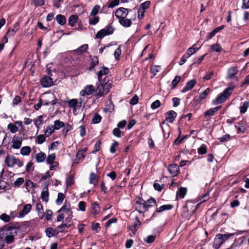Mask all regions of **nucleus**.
Returning <instances> with one entry per match:
<instances>
[{
	"label": "nucleus",
	"instance_id": "obj_49",
	"mask_svg": "<svg viewBox=\"0 0 249 249\" xmlns=\"http://www.w3.org/2000/svg\"><path fill=\"white\" fill-rule=\"evenodd\" d=\"M55 159V155L54 154H51L49 155L47 158L46 161L48 163L50 164H52L53 163H54V160Z\"/></svg>",
	"mask_w": 249,
	"mask_h": 249
},
{
	"label": "nucleus",
	"instance_id": "obj_10",
	"mask_svg": "<svg viewBox=\"0 0 249 249\" xmlns=\"http://www.w3.org/2000/svg\"><path fill=\"white\" fill-rule=\"evenodd\" d=\"M22 142V138L16 136H14L12 141L13 143L12 147L16 149H19L21 146Z\"/></svg>",
	"mask_w": 249,
	"mask_h": 249
},
{
	"label": "nucleus",
	"instance_id": "obj_16",
	"mask_svg": "<svg viewBox=\"0 0 249 249\" xmlns=\"http://www.w3.org/2000/svg\"><path fill=\"white\" fill-rule=\"evenodd\" d=\"M221 108V106H218L213 108H210L204 112V115L205 118H208L213 116L214 113L219 110Z\"/></svg>",
	"mask_w": 249,
	"mask_h": 249
},
{
	"label": "nucleus",
	"instance_id": "obj_20",
	"mask_svg": "<svg viewBox=\"0 0 249 249\" xmlns=\"http://www.w3.org/2000/svg\"><path fill=\"white\" fill-rule=\"evenodd\" d=\"M238 72V70L237 67H233L230 68L228 70V74L227 78L228 79L233 77L235 74Z\"/></svg>",
	"mask_w": 249,
	"mask_h": 249
},
{
	"label": "nucleus",
	"instance_id": "obj_15",
	"mask_svg": "<svg viewBox=\"0 0 249 249\" xmlns=\"http://www.w3.org/2000/svg\"><path fill=\"white\" fill-rule=\"evenodd\" d=\"M64 212L68 215H71L72 211L71 210V205L69 203L65 202L62 207L58 211V213Z\"/></svg>",
	"mask_w": 249,
	"mask_h": 249
},
{
	"label": "nucleus",
	"instance_id": "obj_12",
	"mask_svg": "<svg viewBox=\"0 0 249 249\" xmlns=\"http://www.w3.org/2000/svg\"><path fill=\"white\" fill-rule=\"evenodd\" d=\"M19 23L18 22H16L15 23L13 26V28L9 29L7 33L6 36L9 37L14 36L16 34V32L19 29Z\"/></svg>",
	"mask_w": 249,
	"mask_h": 249
},
{
	"label": "nucleus",
	"instance_id": "obj_31",
	"mask_svg": "<svg viewBox=\"0 0 249 249\" xmlns=\"http://www.w3.org/2000/svg\"><path fill=\"white\" fill-rule=\"evenodd\" d=\"M55 18L57 22L61 25H64L66 22L65 16L61 14L57 15Z\"/></svg>",
	"mask_w": 249,
	"mask_h": 249
},
{
	"label": "nucleus",
	"instance_id": "obj_61",
	"mask_svg": "<svg viewBox=\"0 0 249 249\" xmlns=\"http://www.w3.org/2000/svg\"><path fill=\"white\" fill-rule=\"evenodd\" d=\"M86 203L83 201H80L78 204V208L79 210L82 212L86 210Z\"/></svg>",
	"mask_w": 249,
	"mask_h": 249
},
{
	"label": "nucleus",
	"instance_id": "obj_35",
	"mask_svg": "<svg viewBox=\"0 0 249 249\" xmlns=\"http://www.w3.org/2000/svg\"><path fill=\"white\" fill-rule=\"evenodd\" d=\"M31 152V149L29 146H24L21 148L20 154L24 156L29 155Z\"/></svg>",
	"mask_w": 249,
	"mask_h": 249
},
{
	"label": "nucleus",
	"instance_id": "obj_5",
	"mask_svg": "<svg viewBox=\"0 0 249 249\" xmlns=\"http://www.w3.org/2000/svg\"><path fill=\"white\" fill-rule=\"evenodd\" d=\"M5 163L8 167H12L17 165L19 167L23 166V164L19 159L13 156L8 155L5 159Z\"/></svg>",
	"mask_w": 249,
	"mask_h": 249
},
{
	"label": "nucleus",
	"instance_id": "obj_53",
	"mask_svg": "<svg viewBox=\"0 0 249 249\" xmlns=\"http://www.w3.org/2000/svg\"><path fill=\"white\" fill-rule=\"evenodd\" d=\"M150 5V1L149 0L146 1L142 3L140 6V8L142 10H146L149 7Z\"/></svg>",
	"mask_w": 249,
	"mask_h": 249
},
{
	"label": "nucleus",
	"instance_id": "obj_26",
	"mask_svg": "<svg viewBox=\"0 0 249 249\" xmlns=\"http://www.w3.org/2000/svg\"><path fill=\"white\" fill-rule=\"evenodd\" d=\"M196 44H194L192 47H190L187 51V58H189L191 55L195 53L200 48L196 47Z\"/></svg>",
	"mask_w": 249,
	"mask_h": 249
},
{
	"label": "nucleus",
	"instance_id": "obj_39",
	"mask_svg": "<svg viewBox=\"0 0 249 249\" xmlns=\"http://www.w3.org/2000/svg\"><path fill=\"white\" fill-rule=\"evenodd\" d=\"M46 141V137L44 135L40 134L36 138V142L38 144H41Z\"/></svg>",
	"mask_w": 249,
	"mask_h": 249
},
{
	"label": "nucleus",
	"instance_id": "obj_58",
	"mask_svg": "<svg viewBox=\"0 0 249 249\" xmlns=\"http://www.w3.org/2000/svg\"><path fill=\"white\" fill-rule=\"evenodd\" d=\"M54 130L52 127H47V129L45 131V135L46 137H49L53 132Z\"/></svg>",
	"mask_w": 249,
	"mask_h": 249
},
{
	"label": "nucleus",
	"instance_id": "obj_48",
	"mask_svg": "<svg viewBox=\"0 0 249 249\" xmlns=\"http://www.w3.org/2000/svg\"><path fill=\"white\" fill-rule=\"evenodd\" d=\"M198 153L199 155H203L207 153V146L205 144H202L197 150Z\"/></svg>",
	"mask_w": 249,
	"mask_h": 249
},
{
	"label": "nucleus",
	"instance_id": "obj_45",
	"mask_svg": "<svg viewBox=\"0 0 249 249\" xmlns=\"http://www.w3.org/2000/svg\"><path fill=\"white\" fill-rule=\"evenodd\" d=\"M100 9V6L96 5L92 8V10L90 12V15L93 17L95 16L99 13Z\"/></svg>",
	"mask_w": 249,
	"mask_h": 249
},
{
	"label": "nucleus",
	"instance_id": "obj_64",
	"mask_svg": "<svg viewBox=\"0 0 249 249\" xmlns=\"http://www.w3.org/2000/svg\"><path fill=\"white\" fill-rule=\"evenodd\" d=\"M24 179L22 178H18L14 182V185L15 186H19L24 182Z\"/></svg>",
	"mask_w": 249,
	"mask_h": 249
},
{
	"label": "nucleus",
	"instance_id": "obj_56",
	"mask_svg": "<svg viewBox=\"0 0 249 249\" xmlns=\"http://www.w3.org/2000/svg\"><path fill=\"white\" fill-rule=\"evenodd\" d=\"M160 106V102L159 100H157L153 102L151 105V108L152 109H155Z\"/></svg>",
	"mask_w": 249,
	"mask_h": 249
},
{
	"label": "nucleus",
	"instance_id": "obj_37",
	"mask_svg": "<svg viewBox=\"0 0 249 249\" xmlns=\"http://www.w3.org/2000/svg\"><path fill=\"white\" fill-rule=\"evenodd\" d=\"M36 158L37 162H41L45 160L46 158V155L44 153L41 152L36 155Z\"/></svg>",
	"mask_w": 249,
	"mask_h": 249
},
{
	"label": "nucleus",
	"instance_id": "obj_44",
	"mask_svg": "<svg viewBox=\"0 0 249 249\" xmlns=\"http://www.w3.org/2000/svg\"><path fill=\"white\" fill-rule=\"evenodd\" d=\"M7 128L12 133H15L18 130V127L16 125L11 123L8 125Z\"/></svg>",
	"mask_w": 249,
	"mask_h": 249
},
{
	"label": "nucleus",
	"instance_id": "obj_24",
	"mask_svg": "<svg viewBox=\"0 0 249 249\" xmlns=\"http://www.w3.org/2000/svg\"><path fill=\"white\" fill-rule=\"evenodd\" d=\"M245 124L246 122L244 121H241L238 123V125H235V127L237 129V132L244 133L245 131Z\"/></svg>",
	"mask_w": 249,
	"mask_h": 249
},
{
	"label": "nucleus",
	"instance_id": "obj_50",
	"mask_svg": "<svg viewBox=\"0 0 249 249\" xmlns=\"http://www.w3.org/2000/svg\"><path fill=\"white\" fill-rule=\"evenodd\" d=\"M206 55V54L197 58H195L194 59V65H198L201 63L204 59V57Z\"/></svg>",
	"mask_w": 249,
	"mask_h": 249
},
{
	"label": "nucleus",
	"instance_id": "obj_55",
	"mask_svg": "<svg viewBox=\"0 0 249 249\" xmlns=\"http://www.w3.org/2000/svg\"><path fill=\"white\" fill-rule=\"evenodd\" d=\"M181 79V77L179 76H176L173 79V80L172 82V84L173 86V88H175L177 84L178 83V82L180 81Z\"/></svg>",
	"mask_w": 249,
	"mask_h": 249
},
{
	"label": "nucleus",
	"instance_id": "obj_11",
	"mask_svg": "<svg viewBox=\"0 0 249 249\" xmlns=\"http://www.w3.org/2000/svg\"><path fill=\"white\" fill-rule=\"evenodd\" d=\"M177 113L173 110L168 111L165 114L166 120L170 123H173L175 119L177 117Z\"/></svg>",
	"mask_w": 249,
	"mask_h": 249
},
{
	"label": "nucleus",
	"instance_id": "obj_14",
	"mask_svg": "<svg viewBox=\"0 0 249 249\" xmlns=\"http://www.w3.org/2000/svg\"><path fill=\"white\" fill-rule=\"evenodd\" d=\"M168 170L172 177H175L178 174L179 167L176 164H171L169 166Z\"/></svg>",
	"mask_w": 249,
	"mask_h": 249
},
{
	"label": "nucleus",
	"instance_id": "obj_28",
	"mask_svg": "<svg viewBox=\"0 0 249 249\" xmlns=\"http://www.w3.org/2000/svg\"><path fill=\"white\" fill-rule=\"evenodd\" d=\"M91 213L96 216L100 212V207L97 202H94L91 204Z\"/></svg>",
	"mask_w": 249,
	"mask_h": 249
},
{
	"label": "nucleus",
	"instance_id": "obj_25",
	"mask_svg": "<svg viewBox=\"0 0 249 249\" xmlns=\"http://www.w3.org/2000/svg\"><path fill=\"white\" fill-rule=\"evenodd\" d=\"M41 198L43 201L47 202L49 200V192L47 187H45L41 194Z\"/></svg>",
	"mask_w": 249,
	"mask_h": 249
},
{
	"label": "nucleus",
	"instance_id": "obj_46",
	"mask_svg": "<svg viewBox=\"0 0 249 249\" xmlns=\"http://www.w3.org/2000/svg\"><path fill=\"white\" fill-rule=\"evenodd\" d=\"M173 208L171 205H164L160 206L157 209V212L158 213L161 212L166 210H170Z\"/></svg>",
	"mask_w": 249,
	"mask_h": 249
},
{
	"label": "nucleus",
	"instance_id": "obj_30",
	"mask_svg": "<svg viewBox=\"0 0 249 249\" xmlns=\"http://www.w3.org/2000/svg\"><path fill=\"white\" fill-rule=\"evenodd\" d=\"M78 17L76 15H72L69 18V24L71 26H74L75 23L77 22Z\"/></svg>",
	"mask_w": 249,
	"mask_h": 249
},
{
	"label": "nucleus",
	"instance_id": "obj_43",
	"mask_svg": "<svg viewBox=\"0 0 249 249\" xmlns=\"http://www.w3.org/2000/svg\"><path fill=\"white\" fill-rule=\"evenodd\" d=\"M136 222L134 223V225L131 228V230L134 234H135L136 231H137L138 226L140 225L141 222L138 217L136 218Z\"/></svg>",
	"mask_w": 249,
	"mask_h": 249
},
{
	"label": "nucleus",
	"instance_id": "obj_17",
	"mask_svg": "<svg viewBox=\"0 0 249 249\" xmlns=\"http://www.w3.org/2000/svg\"><path fill=\"white\" fill-rule=\"evenodd\" d=\"M32 209V205L30 204H27L24 206L23 209L19 213L20 217H23L28 213H29Z\"/></svg>",
	"mask_w": 249,
	"mask_h": 249
},
{
	"label": "nucleus",
	"instance_id": "obj_27",
	"mask_svg": "<svg viewBox=\"0 0 249 249\" xmlns=\"http://www.w3.org/2000/svg\"><path fill=\"white\" fill-rule=\"evenodd\" d=\"M87 151V148H85L82 150H79L76 154V160H83L85 157V153Z\"/></svg>",
	"mask_w": 249,
	"mask_h": 249
},
{
	"label": "nucleus",
	"instance_id": "obj_59",
	"mask_svg": "<svg viewBox=\"0 0 249 249\" xmlns=\"http://www.w3.org/2000/svg\"><path fill=\"white\" fill-rule=\"evenodd\" d=\"M36 184H34L32 181L30 180H28L26 181L25 186L26 189L29 191V189L31 188H33L35 186Z\"/></svg>",
	"mask_w": 249,
	"mask_h": 249
},
{
	"label": "nucleus",
	"instance_id": "obj_9",
	"mask_svg": "<svg viewBox=\"0 0 249 249\" xmlns=\"http://www.w3.org/2000/svg\"><path fill=\"white\" fill-rule=\"evenodd\" d=\"M95 90L94 87L92 85L87 86L84 89L81 91L80 94L82 96L85 95H90L92 94Z\"/></svg>",
	"mask_w": 249,
	"mask_h": 249
},
{
	"label": "nucleus",
	"instance_id": "obj_7",
	"mask_svg": "<svg viewBox=\"0 0 249 249\" xmlns=\"http://www.w3.org/2000/svg\"><path fill=\"white\" fill-rule=\"evenodd\" d=\"M41 85L44 88H48L53 84V79L49 76H45L40 80Z\"/></svg>",
	"mask_w": 249,
	"mask_h": 249
},
{
	"label": "nucleus",
	"instance_id": "obj_32",
	"mask_svg": "<svg viewBox=\"0 0 249 249\" xmlns=\"http://www.w3.org/2000/svg\"><path fill=\"white\" fill-rule=\"evenodd\" d=\"M65 125L64 123L60 121V120H56L54 122V125L53 127L54 130H58L60 129L61 128L64 127Z\"/></svg>",
	"mask_w": 249,
	"mask_h": 249
},
{
	"label": "nucleus",
	"instance_id": "obj_29",
	"mask_svg": "<svg viewBox=\"0 0 249 249\" xmlns=\"http://www.w3.org/2000/svg\"><path fill=\"white\" fill-rule=\"evenodd\" d=\"M187 193V189L184 187H180L177 192V197L184 198Z\"/></svg>",
	"mask_w": 249,
	"mask_h": 249
},
{
	"label": "nucleus",
	"instance_id": "obj_47",
	"mask_svg": "<svg viewBox=\"0 0 249 249\" xmlns=\"http://www.w3.org/2000/svg\"><path fill=\"white\" fill-rule=\"evenodd\" d=\"M155 239H156V236L151 235H149L147 237L144 238L143 240L146 243L151 244L155 241Z\"/></svg>",
	"mask_w": 249,
	"mask_h": 249
},
{
	"label": "nucleus",
	"instance_id": "obj_38",
	"mask_svg": "<svg viewBox=\"0 0 249 249\" xmlns=\"http://www.w3.org/2000/svg\"><path fill=\"white\" fill-rule=\"evenodd\" d=\"M65 198V196L62 193H59L57 195V198L56 199V204L58 205H61Z\"/></svg>",
	"mask_w": 249,
	"mask_h": 249
},
{
	"label": "nucleus",
	"instance_id": "obj_2",
	"mask_svg": "<svg viewBox=\"0 0 249 249\" xmlns=\"http://www.w3.org/2000/svg\"><path fill=\"white\" fill-rule=\"evenodd\" d=\"M111 88V84L108 82V80H106L105 78L103 81H99L95 91L97 95L101 97L108 93Z\"/></svg>",
	"mask_w": 249,
	"mask_h": 249
},
{
	"label": "nucleus",
	"instance_id": "obj_57",
	"mask_svg": "<svg viewBox=\"0 0 249 249\" xmlns=\"http://www.w3.org/2000/svg\"><path fill=\"white\" fill-rule=\"evenodd\" d=\"M10 216L6 213H2L0 215V219L5 222H8L10 220Z\"/></svg>",
	"mask_w": 249,
	"mask_h": 249
},
{
	"label": "nucleus",
	"instance_id": "obj_52",
	"mask_svg": "<svg viewBox=\"0 0 249 249\" xmlns=\"http://www.w3.org/2000/svg\"><path fill=\"white\" fill-rule=\"evenodd\" d=\"M101 119L102 117L100 115L95 114L92 119V122L94 124H97L101 121Z\"/></svg>",
	"mask_w": 249,
	"mask_h": 249
},
{
	"label": "nucleus",
	"instance_id": "obj_60",
	"mask_svg": "<svg viewBox=\"0 0 249 249\" xmlns=\"http://www.w3.org/2000/svg\"><path fill=\"white\" fill-rule=\"evenodd\" d=\"M217 30H218V29H214L212 32L209 33L208 34V36H207L206 40L208 41V40L212 39V37L215 36V34L216 33H217Z\"/></svg>",
	"mask_w": 249,
	"mask_h": 249
},
{
	"label": "nucleus",
	"instance_id": "obj_22",
	"mask_svg": "<svg viewBox=\"0 0 249 249\" xmlns=\"http://www.w3.org/2000/svg\"><path fill=\"white\" fill-rule=\"evenodd\" d=\"M88 48V44H84L81 46L80 47L77 48V49L73 51V52L76 54L77 55H81L83 54L84 53L86 52Z\"/></svg>",
	"mask_w": 249,
	"mask_h": 249
},
{
	"label": "nucleus",
	"instance_id": "obj_42",
	"mask_svg": "<svg viewBox=\"0 0 249 249\" xmlns=\"http://www.w3.org/2000/svg\"><path fill=\"white\" fill-rule=\"evenodd\" d=\"M249 107V102L246 101L243 103V105L242 106L240 107V112L241 113H245L247 110L248 107Z\"/></svg>",
	"mask_w": 249,
	"mask_h": 249
},
{
	"label": "nucleus",
	"instance_id": "obj_21",
	"mask_svg": "<svg viewBox=\"0 0 249 249\" xmlns=\"http://www.w3.org/2000/svg\"><path fill=\"white\" fill-rule=\"evenodd\" d=\"M119 23L124 27H129L132 24V21L130 19L126 18L125 17L120 19Z\"/></svg>",
	"mask_w": 249,
	"mask_h": 249
},
{
	"label": "nucleus",
	"instance_id": "obj_41",
	"mask_svg": "<svg viewBox=\"0 0 249 249\" xmlns=\"http://www.w3.org/2000/svg\"><path fill=\"white\" fill-rule=\"evenodd\" d=\"M210 88L206 89L203 92L199 94V99L200 100L205 99L210 92Z\"/></svg>",
	"mask_w": 249,
	"mask_h": 249
},
{
	"label": "nucleus",
	"instance_id": "obj_4",
	"mask_svg": "<svg viewBox=\"0 0 249 249\" xmlns=\"http://www.w3.org/2000/svg\"><path fill=\"white\" fill-rule=\"evenodd\" d=\"M234 86L226 88L223 92L221 93L216 98L215 102L216 104L222 103L231 95L234 88Z\"/></svg>",
	"mask_w": 249,
	"mask_h": 249
},
{
	"label": "nucleus",
	"instance_id": "obj_13",
	"mask_svg": "<svg viewBox=\"0 0 249 249\" xmlns=\"http://www.w3.org/2000/svg\"><path fill=\"white\" fill-rule=\"evenodd\" d=\"M196 84V81L195 79H192L188 81L184 88L181 90V92L185 93L187 91L192 89Z\"/></svg>",
	"mask_w": 249,
	"mask_h": 249
},
{
	"label": "nucleus",
	"instance_id": "obj_40",
	"mask_svg": "<svg viewBox=\"0 0 249 249\" xmlns=\"http://www.w3.org/2000/svg\"><path fill=\"white\" fill-rule=\"evenodd\" d=\"M136 210L140 213H143L147 210L144 203H141L140 205H136Z\"/></svg>",
	"mask_w": 249,
	"mask_h": 249
},
{
	"label": "nucleus",
	"instance_id": "obj_18",
	"mask_svg": "<svg viewBox=\"0 0 249 249\" xmlns=\"http://www.w3.org/2000/svg\"><path fill=\"white\" fill-rule=\"evenodd\" d=\"M36 211L39 217L42 219L44 216V213L43 212V206L40 203L36 204Z\"/></svg>",
	"mask_w": 249,
	"mask_h": 249
},
{
	"label": "nucleus",
	"instance_id": "obj_3",
	"mask_svg": "<svg viewBox=\"0 0 249 249\" xmlns=\"http://www.w3.org/2000/svg\"><path fill=\"white\" fill-rule=\"evenodd\" d=\"M234 233L218 234L216 235L213 242V248L218 249L225 242L226 240L232 236Z\"/></svg>",
	"mask_w": 249,
	"mask_h": 249
},
{
	"label": "nucleus",
	"instance_id": "obj_8",
	"mask_svg": "<svg viewBox=\"0 0 249 249\" xmlns=\"http://www.w3.org/2000/svg\"><path fill=\"white\" fill-rule=\"evenodd\" d=\"M128 14V11L127 9L121 7L118 8L115 12L116 17L119 18V19L125 18L127 16Z\"/></svg>",
	"mask_w": 249,
	"mask_h": 249
},
{
	"label": "nucleus",
	"instance_id": "obj_19",
	"mask_svg": "<svg viewBox=\"0 0 249 249\" xmlns=\"http://www.w3.org/2000/svg\"><path fill=\"white\" fill-rule=\"evenodd\" d=\"M109 72V70L108 68L103 67L102 70H101L98 73V81H103L102 79V77L104 75L108 74Z\"/></svg>",
	"mask_w": 249,
	"mask_h": 249
},
{
	"label": "nucleus",
	"instance_id": "obj_6",
	"mask_svg": "<svg viewBox=\"0 0 249 249\" xmlns=\"http://www.w3.org/2000/svg\"><path fill=\"white\" fill-rule=\"evenodd\" d=\"M114 32L113 27L108 25L105 28L99 31L96 35V37L97 38H102L106 36L112 34Z\"/></svg>",
	"mask_w": 249,
	"mask_h": 249
},
{
	"label": "nucleus",
	"instance_id": "obj_23",
	"mask_svg": "<svg viewBox=\"0 0 249 249\" xmlns=\"http://www.w3.org/2000/svg\"><path fill=\"white\" fill-rule=\"evenodd\" d=\"M69 107L73 108V112L76 114V106L78 105V100L76 99H72L68 102Z\"/></svg>",
	"mask_w": 249,
	"mask_h": 249
},
{
	"label": "nucleus",
	"instance_id": "obj_51",
	"mask_svg": "<svg viewBox=\"0 0 249 249\" xmlns=\"http://www.w3.org/2000/svg\"><path fill=\"white\" fill-rule=\"evenodd\" d=\"M211 49L213 51L216 52H220L222 50V47L218 44L215 43L211 46Z\"/></svg>",
	"mask_w": 249,
	"mask_h": 249
},
{
	"label": "nucleus",
	"instance_id": "obj_54",
	"mask_svg": "<svg viewBox=\"0 0 249 249\" xmlns=\"http://www.w3.org/2000/svg\"><path fill=\"white\" fill-rule=\"evenodd\" d=\"M160 70V67L159 66H154L151 68L150 71L154 75H155L157 72Z\"/></svg>",
	"mask_w": 249,
	"mask_h": 249
},
{
	"label": "nucleus",
	"instance_id": "obj_1",
	"mask_svg": "<svg viewBox=\"0 0 249 249\" xmlns=\"http://www.w3.org/2000/svg\"><path fill=\"white\" fill-rule=\"evenodd\" d=\"M17 229L14 227H8L0 231L1 238H4L8 244H11L15 241V237L17 234Z\"/></svg>",
	"mask_w": 249,
	"mask_h": 249
},
{
	"label": "nucleus",
	"instance_id": "obj_36",
	"mask_svg": "<svg viewBox=\"0 0 249 249\" xmlns=\"http://www.w3.org/2000/svg\"><path fill=\"white\" fill-rule=\"evenodd\" d=\"M89 182L90 184H92L94 186L96 185L97 182V176L96 174L93 173L90 174Z\"/></svg>",
	"mask_w": 249,
	"mask_h": 249
},
{
	"label": "nucleus",
	"instance_id": "obj_63",
	"mask_svg": "<svg viewBox=\"0 0 249 249\" xmlns=\"http://www.w3.org/2000/svg\"><path fill=\"white\" fill-rule=\"evenodd\" d=\"M119 143L115 141L111 145L110 148V151L111 153H115L116 151V147L118 145Z\"/></svg>",
	"mask_w": 249,
	"mask_h": 249
},
{
	"label": "nucleus",
	"instance_id": "obj_34",
	"mask_svg": "<svg viewBox=\"0 0 249 249\" xmlns=\"http://www.w3.org/2000/svg\"><path fill=\"white\" fill-rule=\"evenodd\" d=\"M46 235L49 237H51L56 235L57 232L55 230L53 229L52 228L49 227L46 230Z\"/></svg>",
	"mask_w": 249,
	"mask_h": 249
},
{
	"label": "nucleus",
	"instance_id": "obj_33",
	"mask_svg": "<svg viewBox=\"0 0 249 249\" xmlns=\"http://www.w3.org/2000/svg\"><path fill=\"white\" fill-rule=\"evenodd\" d=\"M156 200L153 198H151L147 201H144V204L146 209L147 210L149 207L153 206L156 204Z\"/></svg>",
	"mask_w": 249,
	"mask_h": 249
},
{
	"label": "nucleus",
	"instance_id": "obj_62",
	"mask_svg": "<svg viewBox=\"0 0 249 249\" xmlns=\"http://www.w3.org/2000/svg\"><path fill=\"white\" fill-rule=\"evenodd\" d=\"M231 136L229 134H226L222 137L219 138L218 140L222 142H224L230 139Z\"/></svg>",
	"mask_w": 249,
	"mask_h": 249
}]
</instances>
